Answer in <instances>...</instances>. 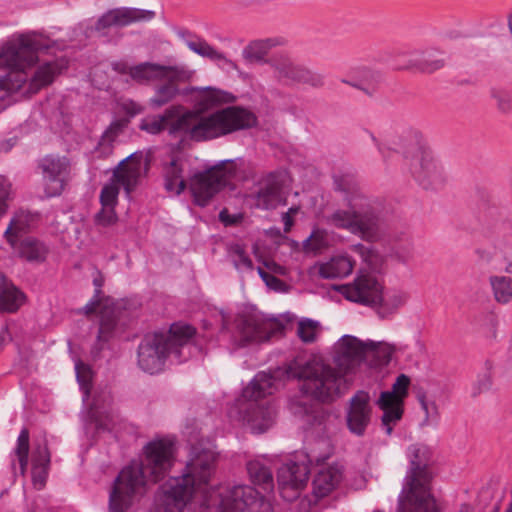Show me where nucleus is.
<instances>
[{
    "label": "nucleus",
    "instance_id": "aec40b11",
    "mask_svg": "<svg viewBox=\"0 0 512 512\" xmlns=\"http://www.w3.org/2000/svg\"><path fill=\"white\" fill-rule=\"evenodd\" d=\"M153 10L134 7H118L110 9L102 14L94 25V30L104 34L112 27H126L134 23L149 22L155 18Z\"/></svg>",
    "mask_w": 512,
    "mask_h": 512
},
{
    "label": "nucleus",
    "instance_id": "39448f33",
    "mask_svg": "<svg viewBox=\"0 0 512 512\" xmlns=\"http://www.w3.org/2000/svg\"><path fill=\"white\" fill-rule=\"evenodd\" d=\"M407 458L410 466L398 495L396 512H439L431 493L432 474L428 468V447L421 444L409 446Z\"/></svg>",
    "mask_w": 512,
    "mask_h": 512
},
{
    "label": "nucleus",
    "instance_id": "58836bf2",
    "mask_svg": "<svg viewBox=\"0 0 512 512\" xmlns=\"http://www.w3.org/2000/svg\"><path fill=\"white\" fill-rule=\"evenodd\" d=\"M18 253L28 262L40 263L46 259L48 248L41 241L28 237L20 242Z\"/></svg>",
    "mask_w": 512,
    "mask_h": 512
},
{
    "label": "nucleus",
    "instance_id": "c756f323",
    "mask_svg": "<svg viewBox=\"0 0 512 512\" xmlns=\"http://www.w3.org/2000/svg\"><path fill=\"white\" fill-rule=\"evenodd\" d=\"M112 401V395L109 390H103L94 395L90 413L91 418L99 428L105 430L112 429V421L114 419V414L111 410Z\"/></svg>",
    "mask_w": 512,
    "mask_h": 512
},
{
    "label": "nucleus",
    "instance_id": "6e6552de",
    "mask_svg": "<svg viewBox=\"0 0 512 512\" xmlns=\"http://www.w3.org/2000/svg\"><path fill=\"white\" fill-rule=\"evenodd\" d=\"M288 378L302 380L301 391L318 401L331 402L348 388L349 379L335 367L320 359H311L304 365L292 361L287 369Z\"/></svg>",
    "mask_w": 512,
    "mask_h": 512
},
{
    "label": "nucleus",
    "instance_id": "f03ea898",
    "mask_svg": "<svg viewBox=\"0 0 512 512\" xmlns=\"http://www.w3.org/2000/svg\"><path fill=\"white\" fill-rule=\"evenodd\" d=\"M50 48V40L37 34L19 36L7 43L0 52V101L10 93L23 90L34 94L50 85L67 68L64 58L42 60L38 52Z\"/></svg>",
    "mask_w": 512,
    "mask_h": 512
},
{
    "label": "nucleus",
    "instance_id": "09e8293b",
    "mask_svg": "<svg viewBox=\"0 0 512 512\" xmlns=\"http://www.w3.org/2000/svg\"><path fill=\"white\" fill-rule=\"evenodd\" d=\"M76 378L83 392V401L86 402L89 398L90 387L93 377V372L89 365L77 361L75 363Z\"/></svg>",
    "mask_w": 512,
    "mask_h": 512
},
{
    "label": "nucleus",
    "instance_id": "7ed1b4c3",
    "mask_svg": "<svg viewBox=\"0 0 512 512\" xmlns=\"http://www.w3.org/2000/svg\"><path fill=\"white\" fill-rule=\"evenodd\" d=\"M256 123L255 114L242 107H226L211 115L200 116L197 112L184 111L182 106L175 105L162 114L145 117L139 128L153 135L167 130L171 136L187 137L199 142L248 129Z\"/></svg>",
    "mask_w": 512,
    "mask_h": 512
},
{
    "label": "nucleus",
    "instance_id": "ddd939ff",
    "mask_svg": "<svg viewBox=\"0 0 512 512\" xmlns=\"http://www.w3.org/2000/svg\"><path fill=\"white\" fill-rule=\"evenodd\" d=\"M411 152L413 157L409 163V170L415 181L426 190L443 188L447 182V175L432 153L419 144H416Z\"/></svg>",
    "mask_w": 512,
    "mask_h": 512
},
{
    "label": "nucleus",
    "instance_id": "e2e57ef3",
    "mask_svg": "<svg viewBox=\"0 0 512 512\" xmlns=\"http://www.w3.org/2000/svg\"><path fill=\"white\" fill-rule=\"evenodd\" d=\"M500 508H501L500 502H496L493 505H491L490 507H488L486 512H499Z\"/></svg>",
    "mask_w": 512,
    "mask_h": 512
},
{
    "label": "nucleus",
    "instance_id": "dca6fc26",
    "mask_svg": "<svg viewBox=\"0 0 512 512\" xmlns=\"http://www.w3.org/2000/svg\"><path fill=\"white\" fill-rule=\"evenodd\" d=\"M410 379L405 374H400L390 391H384L377 400V405L383 411L382 426L387 435L393 431L394 425L402 418L403 401L408 395Z\"/></svg>",
    "mask_w": 512,
    "mask_h": 512
},
{
    "label": "nucleus",
    "instance_id": "69168bd1",
    "mask_svg": "<svg viewBox=\"0 0 512 512\" xmlns=\"http://www.w3.org/2000/svg\"><path fill=\"white\" fill-rule=\"evenodd\" d=\"M471 507L469 504H462L460 507V512H470Z\"/></svg>",
    "mask_w": 512,
    "mask_h": 512
},
{
    "label": "nucleus",
    "instance_id": "473e14b6",
    "mask_svg": "<svg viewBox=\"0 0 512 512\" xmlns=\"http://www.w3.org/2000/svg\"><path fill=\"white\" fill-rule=\"evenodd\" d=\"M386 241L391 254L399 261L407 262L412 258L413 242L407 230L390 231Z\"/></svg>",
    "mask_w": 512,
    "mask_h": 512
},
{
    "label": "nucleus",
    "instance_id": "de8ad7c7",
    "mask_svg": "<svg viewBox=\"0 0 512 512\" xmlns=\"http://www.w3.org/2000/svg\"><path fill=\"white\" fill-rule=\"evenodd\" d=\"M329 246V236L326 230L316 228L311 235L304 240L303 247L308 252H320Z\"/></svg>",
    "mask_w": 512,
    "mask_h": 512
},
{
    "label": "nucleus",
    "instance_id": "4468645a",
    "mask_svg": "<svg viewBox=\"0 0 512 512\" xmlns=\"http://www.w3.org/2000/svg\"><path fill=\"white\" fill-rule=\"evenodd\" d=\"M236 328L242 345L260 343L282 332V326L271 319H266L257 311H246L238 315Z\"/></svg>",
    "mask_w": 512,
    "mask_h": 512
},
{
    "label": "nucleus",
    "instance_id": "79ce46f5",
    "mask_svg": "<svg viewBox=\"0 0 512 512\" xmlns=\"http://www.w3.org/2000/svg\"><path fill=\"white\" fill-rule=\"evenodd\" d=\"M489 284L494 300L499 304H508L512 301V278L503 275H492Z\"/></svg>",
    "mask_w": 512,
    "mask_h": 512
},
{
    "label": "nucleus",
    "instance_id": "8fccbe9b",
    "mask_svg": "<svg viewBox=\"0 0 512 512\" xmlns=\"http://www.w3.org/2000/svg\"><path fill=\"white\" fill-rule=\"evenodd\" d=\"M319 333V323L311 319H302L298 322L297 335L304 343H313Z\"/></svg>",
    "mask_w": 512,
    "mask_h": 512
},
{
    "label": "nucleus",
    "instance_id": "cd10ccee",
    "mask_svg": "<svg viewBox=\"0 0 512 512\" xmlns=\"http://www.w3.org/2000/svg\"><path fill=\"white\" fill-rule=\"evenodd\" d=\"M354 264L348 255H338L326 262L316 263L311 272L323 279L343 278L352 273Z\"/></svg>",
    "mask_w": 512,
    "mask_h": 512
},
{
    "label": "nucleus",
    "instance_id": "72a5a7b5",
    "mask_svg": "<svg viewBox=\"0 0 512 512\" xmlns=\"http://www.w3.org/2000/svg\"><path fill=\"white\" fill-rule=\"evenodd\" d=\"M183 162L179 158H172L163 167L165 188L168 192L179 195L184 191L186 182L182 175Z\"/></svg>",
    "mask_w": 512,
    "mask_h": 512
},
{
    "label": "nucleus",
    "instance_id": "2eb2a0df",
    "mask_svg": "<svg viewBox=\"0 0 512 512\" xmlns=\"http://www.w3.org/2000/svg\"><path fill=\"white\" fill-rule=\"evenodd\" d=\"M153 483L158 482L170 471L174 463V444L168 439L149 442L144 447V458L138 462Z\"/></svg>",
    "mask_w": 512,
    "mask_h": 512
},
{
    "label": "nucleus",
    "instance_id": "13d9d810",
    "mask_svg": "<svg viewBox=\"0 0 512 512\" xmlns=\"http://www.w3.org/2000/svg\"><path fill=\"white\" fill-rule=\"evenodd\" d=\"M257 272L259 276L263 279V281L267 284V286L275 290H278L280 286L283 285L282 281L279 278L267 273L262 268L258 267Z\"/></svg>",
    "mask_w": 512,
    "mask_h": 512
},
{
    "label": "nucleus",
    "instance_id": "4be33fe9",
    "mask_svg": "<svg viewBox=\"0 0 512 512\" xmlns=\"http://www.w3.org/2000/svg\"><path fill=\"white\" fill-rule=\"evenodd\" d=\"M45 193L48 197L59 195L70 174V161L65 156L48 155L40 162Z\"/></svg>",
    "mask_w": 512,
    "mask_h": 512
},
{
    "label": "nucleus",
    "instance_id": "2f4dec72",
    "mask_svg": "<svg viewBox=\"0 0 512 512\" xmlns=\"http://www.w3.org/2000/svg\"><path fill=\"white\" fill-rule=\"evenodd\" d=\"M50 453L45 441L35 446L32 454V481L34 486L41 489L48 476Z\"/></svg>",
    "mask_w": 512,
    "mask_h": 512
},
{
    "label": "nucleus",
    "instance_id": "f8f14e48",
    "mask_svg": "<svg viewBox=\"0 0 512 512\" xmlns=\"http://www.w3.org/2000/svg\"><path fill=\"white\" fill-rule=\"evenodd\" d=\"M235 171V163L227 160L206 171L194 174L190 179L189 187L195 203L199 206H206L227 184Z\"/></svg>",
    "mask_w": 512,
    "mask_h": 512
},
{
    "label": "nucleus",
    "instance_id": "9b49d317",
    "mask_svg": "<svg viewBox=\"0 0 512 512\" xmlns=\"http://www.w3.org/2000/svg\"><path fill=\"white\" fill-rule=\"evenodd\" d=\"M149 477L137 461L125 466L114 481L109 496V512H126L136 496L145 491Z\"/></svg>",
    "mask_w": 512,
    "mask_h": 512
},
{
    "label": "nucleus",
    "instance_id": "f257e3e1",
    "mask_svg": "<svg viewBox=\"0 0 512 512\" xmlns=\"http://www.w3.org/2000/svg\"><path fill=\"white\" fill-rule=\"evenodd\" d=\"M215 462L212 448L192 446L182 474L159 487L152 512H184L197 506L216 512H272L270 502L249 485L212 487Z\"/></svg>",
    "mask_w": 512,
    "mask_h": 512
},
{
    "label": "nucleus",
    "instance_id": "0eeeda50",
    "mask_svg": "<svg viewBox=\"0 0 512 512\" xmlns=\"http://www.w3.org/2000/svg\"><path fill=\"white\" fill-rule=\"evenodd\" d=\"M275 387L273 375L259 372L243 389L242 398L229 410V417L247 425L253 432L266 431L275 421L276 409L269 400L261 399L272 394Z\"/></svg>",
    "mask_w": 512,
    "mask_h": 512
},
{
    "label": "nucleus",
    "instance_id": "c9c22d12",
    "mask_svg": "<svg viewBox=\"0 0 512 512\" xmlns=\"http://www.w3.org/2000/svg\"><path fill=\"white\" fill-rule=\"evenodd\" d=\"M355 72L357 76L355 81L343 79L342 82L360 89L368 95H373L376 91V87L382 80V74L380 71L362 66L357 68Z\"/></svg>",
    "mask_w": 512,
    "mask_h": 512
},
{
    "label": "nucleus",
    "instance_id": "ea45409f",
    "mask_svg": "<svg viewBox=\"0 0 512 512\" xmlns=\"http://www.w3.org/2000/svg\"><path fill=\"white\" fill-rule=\"evenodd\" d=\"M163 65L153 62H143L132 66L131 79L140 84L162 81Z\"/></svg>",
    "mask_w": 512,
    "mask_h": 512
},
{
    "label": "nucleus",
    "instance_id": "5701e85b",
    "mask_svg": "<svg viewBox=\"0 0 512 512\" xmlns=\"http://www.w3.org/2000/svg\"><path fill=\"white\" fill-rule=\"evenodd\" d=\"M372 416L370 396L365 391H358L349 401L346 422L349 431L357 436L364 435Z\"/></svg>",
    "mask_w": 512,
    "mask_h": 512
},
{
    "label": "nucleus",
    "instance_id": "338daca9",
    "mask_svg": "<svg viewBox=\"0 0 512 512\" xmlns=\"http://www.w3.org/2000/svg\"><path fill=\"white\" fill-rule=\"evenodd\" d=\"M94 283H95V285H96V286H98V287H100V286H101V284H100L97 280H95V281H94ZM99 293H100V289H99V288H97V289H96L95 298H97V297H98Z\"/></svg>",
    "mask_w": 512,
    "mask_h": 512
},
{
    "label": "nucleus",
    "instance_id": "3c124183",
    "mask_svg": "<svg viewBox=\"0 0 512 512\" xmlns=\"http://www.w3.org/2000/svg\"><path fill=\"white\" fill-rule=\"evenodd\" d=\"M163 69L162 80H167V83L185 82L193 75V72L184 66L163 65Z\"/></svg>",
    "mask_w": 512,
    "mask_h": 512
},
{
    "label": "nucleus",
    "instance_id": "a18cd8bd",
    "mask_svg": "<svg viewBox=\"0 0 512 512\" xmlns=\"http://www.w3.org/2000/svg\"><path fill=\"white\" fill-rule=\"evenodd\" d=\"M418 400L425 414L421 426H436L440 420L439 406L436 401L425 394L419 395Z\"/></svg>",
    "mask_w": 512,
    "mask_h": 512
},
{
    "label": "nucleus",
    "instance_id": "4c0bfd02",
    "mask_svg": "<svg viewBox=\"0 0 512 512\" xmlns=\"http://www.w3.org/2000/svg\"><path fill=\"white\" fill-rule=\"evenodd\" d=\"M247 471L253 484L261 486L265 491L273 489L271 469L262 460H251L247 463Z\"/></svg>",
    "mask_w": 512,
    "mask_h": 512
},
{
    "label": "nucleus",
    "instance_id": "37998d69",
    "mask_svg": "<svg viewBox=\"0 0 512 512\" xmlns=\"http://www.w3.org/2000/svg\"><path fill=\"white\" fill-rule=\"evenodd\" d=\"M227 256L238 272L252 271L253 262L248 255L244 245L231 243L227 246Z\"/></svg>",
    "mask_w": 512,
    "mask_h": 512
},
{
    "label": "nucleus",
    "instance_id": "6ab92c4d",
    "mask_svg": "<svg viewBox=\"0 0 512 512\" xmlns=\"http://www.w3.org/2000/svg\"><path fill=\"white\" fill-rule=\"evenodd\" d=\"M178 37L185 43L189 50L200 57L209 59L222 71H234L238 73V75L242 74L238 64L234 60L226 53L209 44L204 38L186 30L178 32Z\"/></svg>",
    "mask_w": 512,
    "mask_h": 512
},
{
    "label": "nucleus",
    "instance_id": "5fc2aeb1",
    "mask_svg": "<svg viewBox=\"0 0 512 512\" xmlns=\"http://www.w3.org/2000/svg\"><path fill=\"white\" fill-rule=\"evenodd\" d=\"M352 249L362 258V260L369 266L373 267L374 263L377 259V255L375 252L369 247L364 246L363 244H356L352 247Z\"/></svg>",
    "mask_w": 512,
    "mask_h": 512
},
{
    "label": "nucleus",
    "instance_id": "a19ab883",
    "mask_svg": "<svg viewBox=\"0 0 512 512\" xmlns=\"http://www.w3.org/2000/svg\"><path fill=\"white\" fill-rule=\"evenodd\" d=\"M408 298V294L403 291H393L385 296L382 294V299L377 304L376 312L382 318L387 317L404 306Z\"/></svg>",
    "mask_w": 512,
    "mask_h": 512
},
{
    "label": "nucleus",
    "instance_id": "f3484780",
    "mask_svg": "<svg viewBox=\"0 0 512 512\" xmlns=\"http://www.w3.org/2000/svg\"><path fill=\"white\" fill-rule=\"evenodd\" d=\"M270 66L275 77L285 84H307L313 88L324 86V77L321 74L293 62L287 55L273 56Z\"/></svg>",
    "mask_w": 512,
    "mask_h": 512
},
{
    "label": "nucleus",
    "instance_id": "bf43d9fd",
    "mask_svg": "<svg viewBox=\"0 0 512 512\" xmlns=\"http://www.w3.org/2000/svg\"><path fill=\"white\" fill-rule=\"evenodd\" d=\"M112 68L114 71L120 74H128L131 77L132 66H129L125 62H114L112 64Z\"/></svg>",
    "mask_w": 512,
    "mask_h": 512
},
{
    "label": "nucleus",
    "instance_id": "c85d7f7f",
    "mask_svg": "<svg viewBox=\"0 0 512 512\" xmlns=\"http://www.w3.org/2000/svg\"><path fill=\"white\" fill-rule=\"evenodd\" d=\"M38 221L39 215L37 213H31L22 209L16 211L4 232L6 241L15 248L18 238L34 228Z\"/></svg>",
    "mask_w": 512,
    "mask_h": 512
},
{
    "label": "nucleus",
    "instance_id": "e433bc0d",
    "mask_svg": "<svg viewBox=\"0 0 512 512\" xmlns=\"http://www.w3.org/2000/svg\"><path fill=\"white\" fill-rule=\"evenodd\" d=\"M230 101V94L211 87L202 88L198 91V94L196 96V107H197V113L200 116H204L203 114H200V111H205L208 109H211L215 106L221 105L223 103H227ZM206 114L205 116L211 115Z\"/></svg>",
    "mask_w": 512,
    "mask_h": 512
},
{
    "label": "nucleus",
    "instance_id": "bb28decb",
    "mask_svg": "<svg viewBox=\"0 0 512 512\" xmlns=\"http://www.w3.org/2000/svg\"><path fill=\"white\" fill-rule=\"evenodd\" d=\"M98 309H100L98 340L106 342L112 336L116 327L117 314L109 300L102 303L99 299H93L83 307L86 314L93 313Z\"/></svg>",
    "mask_w": 512,
    "mask_h": 512
},
{
    "label": "nucleus",
    "instance_id": "0e129e2a",
    "mask_svg": "<svg viewBox=\"0 0 512 512\" xmlns=\"http://www.w3.org/2000/svg\"><path fill=\"white\" fill-rule=\"evenodd\" d=\"M299 211V207H296V206H293V207H290L288 209L287 212H285L284 214H289L291 217H293L294 215H296Z\"/></svg>",
    "mask_w": 512,
    "mask_h": 512
},
{
    "label": "nucleus",
    "instance_id": "052dcab7",
    "mask_svg": "<svg viewBox=\"0 0 512 512\" xmlns=\"http://www.w3.org/2000/svg\"><path fill=\"white\" fill-rule=\"evenodd\" d=\"M282 221L284 223V232H289L293 226V217L289 214H283Z\"/></svg>",
    "mask_w": 512,
    "mask_h": 512
},
{
    "label": "nucleus",
    "instance_id": "c03bdc74",
    "mask_svg": "<svg viewBox=\"0 0 512 512\" xmlns=\"http://www.w3.org/2000/svg\"><path fill=\"white\" fill-rule=\"evenodd\" d=\"M179 93V89L174 83H166L158 86L154 95L149 99V106L153 109H159L171 102Z\"/></svg>",
    "mask_w": 512,
    "mask_h": 512
},
{
    "label": "nucleus",
    "instance_id": "412c9836",
    "mask_svg": "<svg viewBox=\"0 0 512 512\" xmlns=\"http://www.w3.org/2000/svg\"><path fill=\"white\" fill-rule=\"evenodd\" d=\"M309 467L306 463L288 462L278 470L277 482L282 498L286 501L296 499L306 487L309 479Z\"/></svg>",
    "mask_w": 512,
    "mask_h": 512
},
{
    "label": "nucleus",
    "instance_id": "7c9ffc66",
    "mask_svg": "<svg viewBox=\"0 0 512 512\" xmlns=\"http://www.w3.org/2000/svg\"><path fill=\"white\" fill-rule=\"evenodd\" d=\"M342 479V471L336 465L321 467L315 475L312 486L317 497H325L332 492Z\"/></svg>",
    "mask_w": 512,
    "mask_h": 512
},
{
    "label": "nucleus",
    "instance_id": "393cba45",
    "mask_svg": "<svg viewBox=\"0 0 512 512\" xmlns=\"http://www.w3.org/2000/svg\"><path fill=\"white\" fill-rule=\"evenodd\" d=\"M479 259L485 263L503 269L512 274V243L506 239H498L493 249L481 247L476 250Z\"/></svg>",
    "mask_w": 512,
    "mask_h": 512
},
{
    "label": "nucleus",
    "instance_id": "9d476101",
    "mask_svg": "<svg viewBox=\"0 0 512 512\" xmlns=\"http://www.w3.org/2000/svg\"><path fill=\"white\" fill-rule=\"evenodd\" d=\"M388 348L380 343L362 342L351 335H344L334 346L335 368L347 378L354 373L368 356L385 358Z\"/></svg>",
    "mask_w": 512,
    "mask_h": 512
},
{
    "label": "nucleus",
    "instance_id": "20e7f679",
    "mask_svg": "<svg viewBox=\"0 0 512 512\" xmlns=\"http://www.w3.org/2000/svg\"><path fill=\"white\" fill-rule=\"evenodd\" d=\"M337 183L343 205L325 216L326 224L348 231L366 242L380 239L386 221V207L382 200L363 194L357 187Z\"/></svg>",
    "mask_w": 512,
    "mask_h": 512
},
{
    "label": "nucleus",
    "instance_id": "603ef678",
    "mask_svg": "<svg viewBox=\"0 0 512 512\" xmlns=\"http://www.w3.org/2000/svg\"><path fill=\"white\" fill-rule=\"evenodd\" d=\"M11 194V183L8 179L0 175V218L3 217L8 209L7 201Z\"/></svg>",
    "mask_w": 512,
    "mask_h": 512
},
{
    "label": "nucleus",
    "instance_id": "774afa93",
    "mask_svg": "<svg viewBox=\"0 0 512 512\" xmlns=\"http://www.w3.org/2000/svg\"><path fill=\"white\" fill-rule=\"evenodd\" d=\"M373 512H384L383 510H380V509H376L374 510Z\"/></svg>",
    "mask_w": 512,
    "mask_h": 512
},
{
    "label": "nucleus",
    "instance_id": "a878e982",
    "mask_svg": "<svg viewBox=\"0 0 512 512\" xmlns=\"http://www.w3.org/2000/svg\"><path fill=\"white\" fill-rule=\"evenodd\" d=\"M286 40L282 37H270L250 41L242 49L241 56L247 64H269L271 58H267L270 50L282 46Z\"/></svg>",
    "mask_w": 512,
    "mask_h": 512
},
{
    "label": "nucleus",
    "instance_id": "a211bd4d",
    "mask_svg": "<svg viewBox=\"0 0 512 512\" xmlns=\"http://www.w3.org/2000/svg\"><path fill=\"white\" fill-rule=\"evenodd\" d=\"M382 292V284L371 274L358 275L352 283L341 287V293L347 300L370 306L375 310L382 299Z\"/></svg>",
    "mask_w": 512,
    "mask_h": 512
},
{
    "label": "nucleus",
    "instance_id": "6e6d98bb",
    "mask_svg": "<svg viewBox=\"0 0 512 512\" xmlns=\"http://www.w3.org/2000/svg\"><path fill=\"white\" fill-rule=\"evenodd\" d=\"M445 65V59L443 57L433 58L431 55H426L421 64L420 68L424 72H433Z\"/></svg>",
    "mask_w": 512,
    "mask_h": 512
},
{
    "label": "nucleus",
    "instance_id": "680f3d73",
    "mask_svg": "<svg viewBox=\"0 0 512 512\" xmlns=\"http://www.w3.org/2000/svg\"><path fill=\"white\" fill-rule=\"evenodd\" d=\"M369 137H370L371 141L377 147L379 153L382 154L383 156H385V147H384V145L378 140V138L373 133H369Z\"/></svg>",
    "mask_w": 512,
    "mask_h": 512
},
{
    "label": "nucleus",
    "instance_id": "49530a36",
    "mask_svg": "<svg viewBox=\"0 0 512 512\" xmlns=\"http://www.w3.org/2000/svg\"><path fill=\"white\" fill-rule=\"evenodd\" d=\"M14 454L19 463V471L21 475H24L28 466V454H29V431L24 428L21 430L17 444L14 449Z\"/></svg>",
    "mask_w": 512,
    "mask_h": 512
},
{
    "label": "nucleus",
    "instance_id": "f704fd0d",
    "mask_svg": "<svg viewBox=\"0 0 512 512\" xmlns=\"http://www.w3.org/2000/svg\"><path fill=\"white\" fill-rule=\"evenodd\" d=\"M24 294L0 275V312L13 313L24 302Z\"/></svg>",
    "mask_w": 512,
    "mask_h": 512
},
{
    "label": "nucleus",
    "instance_id": "1a4fd4ad",
    "mask_svg": "<svg viewBox=\"0 0 512 512\" xmlns=\"http://www.w3.org/2000/svg\"><path fill=\"white\" fill-rule=\"evenodd\" d=\"M145 169L143 156L137 153L131 154L118 164L111 182L101 190L100 202L102 209L95 216L97 225L108 227L116 223L117 215L114 207L117 203L120 186L129 195L138 184Z\"/></svg>",
    "mask_w": 512,
    "mask_h": 512
},
{
    "label": "nucleus",
    "instance_id": "423d86ee",
    "mask_svg": "<svg viewBox=\"0 0 512 512\" xmlns=\"http://www.w3.org/2000/svg\"><path fill=\"white\" fill-rule=\"evenodd\" d=\"M195 329L186 324H173L167 332L146 335L138 347V365L150 374L162 371L165 361L173 356L180 363L187 359Z\"/></svg>",
    "mask_w": 512,
    "mask_h": 512
},
{
    "label": "nucleus",
    "instance_id": "4d7b16f0",
    "mask_svg": "<svg viewBox=\"0 0 512 512\" xmlns=\"http://www.w3.org/2000/svg\"><path fill=\"white\" fill-rule=\"evenodd\" d=\"M493 97L497 102L499 110L505 113L512 110V98L507 92L495 91L493 92Z\"/></svg>",
    "mask_w": 512,
    "mask_h": 512
},
{
    "label": "nucleus",
    "instance_id": "b1692460",
    "mask_svg": "<svg viewBox=\"0 0 512 512\" xmlns=\"http://www.w3.org/2000/svg\"><path fill=\"white\" fill-rule=\"evenodd\" d=\"M255 204L261 209H274L285 202L282 185L275 174H269L259 182L254 195Z\"/></svg>",
    "mask_w": 512,
    "mask_h": 512
},
{
    "label": "nucleus",
    "instance_id": "864d4df0",
    "mask_svg": "<svg viewBox=\"0 0 512 512\" xmlns=\"http://www.w3.org/2000/svg\"><path fill=\"white\" fill-rule=\"evenodd\" d=\"M492 386L491 376L487 373L480 375L471 387V396L477 397L488 391Z\"/></svg>",
    "mask_w": 512,
    "mask_h": 512
}]
</instances>
